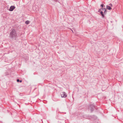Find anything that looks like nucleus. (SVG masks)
<instances>
[{"instance_id": "nucleus-1", "label": "nucleus", "mask_w": 123, "mask_h": 123, "mask_svg": "<svg viewBox=\"0 0 123 123\" xmlns=\"http://www.w3.org/2000/svg\"><path fill=\"white\" fill-rule=\"evenodd\" d=\"M11 31L9 35L10 38L16 40L17 37V34L16 31L14 29H11Z\"/></svg>"}, {"instance_id": "nucleus-2", "label": "nucleus", "mask_w": 123, "mask_h": 123, "mask_svg": "<svg viewBox=\"0 0 123 123\" xmlns=\"http://www.w3.org/2000/svg\"><path fill=\"white\" fill-rule=\"evenodd\" d=\"M61 95L62 98H65L67 96L66 93L64 92H62L61 93Z\"/></svg>"}, {"instance_id": "nucleus-3", "label": "nucleus", "mask_w": 123, "mask_h": 123, "mask_svg": "<svg viewBox=\"0 0 123 123\" xmlns=\"http://www.w3.org/2000/svg\"><path fill=\"white\" fill-rule=\"evenodd\" d=\"M90 108V110H91V112H92V111L94 110L95 107L94 106V105H92L90 106V107H89V108Z\"/></svg>"}, {"instance_id": "nucleus-4", "label": "nucleus", "mask_w": 123, "mask_h": 123, "mask_svg": "<svg viewBox=\"0 0 123 123\" xmlns=\"http://www.w3.org/2000/svg\"><path fill=\"white\" fill-rule=\"evenodd\" d=\"M15 8V7L14 6H11L10 7L9 10L10 11H12Z\"/></svg>"}, {"instance_id": "nucleus-5", "label": "nucleus", "mask_w": 123, "mask_h": 123, "mask_svg": "<svg viewBox=\"0 0 123 123\" xmlns=\"http://www.w3.org/2000/svg\"><path fill=\"white\" fill-rule=\"evenodd\" d=\"M100 13L102 16V17L103 18L105 17V15H104V13H103L102 11H101L100 12Z\"/></svg>"}, {"instance_id": "nucleus-6", "label": "nucleus", "mask_w": 123, "mask_h": 123, "mask_svg": "<svg viewBox=\"0 0 123 123\" xmlns=\"http://www.w3.org/2000/svg\"><path fill=\"white\" fill-rule=\"evenodd\" d=\"M106 8L107 9L109 10H110L111 9V8L110 6L107 5L106 6Z\"/></svg>"}, {"instance_id": "nucleus-7", "label": "nucleus", "mask_w": 123, "mask_h": 123, "mask_svg": "<svg viewBox=\"0 0 123 123\" xmlns=\"http://www.w3.org/2000/svg\"><path fill=\"white\" fill-rule=\"evenodd\" d=\"M104 14H105L106 13L107 10H106V9L105 8H104Z\"/></svg>"}, {"instance_id": "nucleus-8", "label": "nucleus", "mask_w": 123, "mask_h": 123, "mask_svg": "<svg viewBox=\"0 0 123 123\" xmlns=\"http://www.w3.org/2000/svg\"><path fill=\"white\" fill-rule=\"evenodd\" d=\"M30 21H29L27 20L25 22V23L27 25L29 23Z\"/></svg>"}, {"instance_id": "nucleus-9", "label": "nucleus", "mask_w": 123, "mask_h": 123, "mask_svg": "<svg viewBox=\"0 0 123 123\" xmlns=\"http://www.w3.org/2000/svg\"><path fill=\"white\" fill-rule=\"evenodd\" d=\"M17 81L18 82H22V80H19V79H17Z\"/></svg>"}, {"instance_id": "nucleus-10", "label": "nucleus", "mask_w": 123, "mask_h": 123, "mask_svg": "<svg viewBox=\"0 0 123 123\" xmlns=\"http://www.w3.org/2000/svg\"><path fill=\"white\" fill-rule=\"evenodd\" d=\"M100 6L102 8H103L104 6L105 7V6L103 4H101Z\"/></svg>"}, {"instance_id": "nucleus-11", "label": "nucleus", "mask_w": 123, "mask_h": 123, "mask_svg": "<svg viewBox=\"0 0 123 123\" xmlns=\"http://www.w3.org/2000/svg\"><path fill=\"white\" fill-rule=\"evenodd\" d=\"M109 5L111 7H112L113 6V5H112V4L111 3H110L109 4Z\"/></svg>"}, {"instance_id": "nucleus-12", "label": "nucleus", "mask_w": 123, "mask_h": 123, "mask_svg": "<svg viewBox=\"0 0 123 123\" xmlns=\"http://www.w3.org/2000/svg\"><path fill=\"white\" fill-rule=\"evenodd\" d=\"M101 10H102V9L101 8L100 9H99V10H98V12H100L101 11H101Z\"/></svg>"}, {"instance_id": "nucleus-13", "label": "nucleus", "mask_w": 123, "mask_h": 123, "mask_svg": "<svg viewBox=\"0 0 123 123\" xmlns=\"http://www.w3.org/2000/svg\"><path fill=\"white\" fill-rule=\"evenodd\" d=\"M103 8H101L102 9V10L103 11H104V9H103Z\"/></svg>"}, {"instance_id": "nucleus-14", "label": "nucleus", "mask_w": 123, "mask_h": 123, "mask_svg": "<svg viewBox=\"0 0 123 123\" xmlns=\"http://www.w3.org/2000/svg\"><path fill=\"white\" fill-rule=\"evenodd\" d=\"M94 116V117H95V118H96V117L95 116Z\"/></svg>"}, {"instance_id": "nucleus-15", "label": "nucleus", "mask_w": 123, "mask_h": 123, "mask_svg": "<svg viewBox=\"0 0 123 123\" xmlns=\"http://www.w3.org/2000/svg\"><path fill=\"white\" fill-rule=\"evenodd\" d=\"M6 75L7 76V74H6Z\"/></svg>"}, {"instance_id": "nucleus-16", "label": "nucleus", "mask_w": 123, "mask_h": 123, "mask_svg": "<svg viewBox=\"0 0 123 123\" xmlns=\"http://www.w3.org/2000/svg\"><path fill=\"white\" fill-rule=\"evenodd\" d=\"M72 32H73V30H72Z\"/></svg>"}]
</instances>
